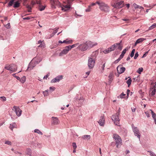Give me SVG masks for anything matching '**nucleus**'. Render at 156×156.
Wrapping results in <instances>:
<instances>
[{
	"mask_svg": "<svg viewBox=\"0 0 156 156\" xmlns=\"http://www.w3.org/2000/svg\"><path fill=\"white\" fill-rule=\"evenodd\" d=\"M97 4L99 6L100 9L105 12H107L109 11V7L108 5L102 2H97Z\"/></svg>",
	"mask_w": 156,
	"mask_h": 156,
	"instance_id": "f257e3e1",
	"label": "nucleus"
},
{
	"mask_svg": "<svg viewBox=\"0 0 156 156\" xmlns=\"http://www.w3.org/2000/svg\"><path fill=\"white\" fill-rule=\"evenodd\" d=\"M5 69L7 70H9L10 73L15 72L17 69V68L16 65L13 64H7L5 65Z\"/></svg>",
	"mask_w": 156,
	"mask_h": 156,
	"instance_id": "f03ea898",
	"label": "nucleus"
},
{
	"mask_svg": "<svg viewBox=\"0 0 156 156\" xmlns=\"http://www.w3.org/2000/svg\"><path fill=\"white\" fill-rule=\"evenodd\" d=\"M113 138L115 142L116 147L119 148L122 144V140L120 136L118 134L114 133L113 135Z\"/></svg>",
	"mask_w": 156,
	"mask_h": 156,
	"instance_id": "7ed1b4c3",
	"label": "nucleus"
},
{
	"mask_svg": "<svg viewBox=\"0 0 156 156\" xmlns=\"http://www.w3.org/2000/svg\"><path fill=\"white\" fill-rule=\"evenodd\" d=\"M119 113L117 112L112 115V120L114 121V123L116 125L119 126V124L120 119L119 118Z\"/></svg>",
	"mask_w": 156,
	"mask_h": 156,
	"instance_id": "20e7f679",
	"label": "nucleus"
},
{
	"mask_svg": "<svg viewBox=\"0 0 156 156\" xmlns=\"http://www.w3.org/2000/svg\"><path fill=\"white\" fill-rule=\"evenodd\" d=\"M124 2L121 0L116 1L112 6L116 9H119L122 8L124 5Z\"/></svg>",
	"mask_w": 156,
	"mask_h": 156,
	"instance_id": "39448f33",
	"label": "nucleus"
},
{
	"mask_svg": "<svg viewBox=\"0 0 156 156\" xmlns=\"http://www.w3.org/2000/svg\"><path fill=\"white\" fill-rule=\"evenodd\" d=\"M132 128L134 133V135L140 139L141 136L140 133L138 128L134 126L133 124L132 125Z\"/></svg>",
	"mask_w": 156,
	"mask_h": 156,
	"instance_id": "423d86ee",
	"label": "nucleus"
},
{
	"mask_svg": "<svg viewBox=\"0 0 156 156\" xmlns=\"http://www.w3.org/2000/svg\"><path fill=\"white\" fill-rule=\"evenodd\" d=\"M95 60L92 58H89L88 66L90 69H92L94 66Z\"/></svg>",
	"mask_w": 156,
	"mask_h": 156,
	"instance_id": "0eeeda50",
	"label": "nucleus"
},
{
	"mask_svg": "<svg viewBox=\"0 0 156 156\" xmlns=\"http://www.w3.org/2000/svg\"><path fill=\"white\" fill-rule=\"evenodd\" d=\"M77 49L79 50L84 51L86 50L87 48L86 42L80 44L77 48Z\"/></svg>",
	"mask_w": 156,
	"mask_h": 156,
	"instance_id": "6e6552de",
	"label": "nucleus"
},
{
	"mask_svg": "<svg viewBox=\"0 0 156 156\" xmlns=\"http://www.w3.org/2000/svg\"><path fill=\"white\" fill-rule=\"evenodd\" d=\"M52 8H55V5L60 6V4L58 0H50Z\"/></svg>",
	"mask_w": 156,
	"mask_h": 156,
	"instance_id": "1a4fd4ad",
	"label": "nucleus"
},
{
	"mask_svg": "<svg viewBox=\"0 0 156 156\" xmlns=\"http://www.w3.org/2000/svg\"><path fill=\"white\" fill-rule=\"evenodd\" d=\"M13 109L12 110H14V111L16 112V113L17 116H20L21 114L22 110L18 107L14 106L13 107Z\"/></svg>",
	"mask_w": 156,
	"mask_h": 156,
	"instance_id": "9d476101",
	"label": "nucleus"
},
{
	"mask_svg": "<svg viewBox=\"0 0 156 156\" xmlns=\"http://www.w3.org/2000/svg\"><path fill=\"white\" fill-rule=\"evenodd\" d=\"M70 50L69 47L68 46H66L65 48L59 53V56H62L64 55H66Z\"/></svg>",
	"mask_w": 156,
	"mask_h": 156,
	"instance_id": "9b49d317",
	"label": "nucleus"
},
{
	"mask_svg": "<svg viewBox=\"0 0 156 156\" xmlns=\"http://www.w3.org/2000/svg\"><path fill=\"white\" fill-rule=\"evenodd\" d=\"M63 76L62 75H59L53 79L51 81L52 83H55L56 82H58L60 80L62 79Z\"/></svg>",
	"mask_w": 156,
	"mask_h": 156,
	"instance_id": "f8f14e48",
	"label": "nucleus"
},
{
	"mask_svg": "<svg viewBox=\"0 0 156 156\" xmlns=\"http://www.w3.org/2000/svg\"><path fill=\"white\" fill-rule=\"evenodd\" d=\"M52 119V124L53 125H58L59 122L60 121L58 120V118L56 117H52L51 118Z\"/></svg>",
	"mask_w": 156,
	"mask_h": 156,
	"instance_id": "ddd939ff",
	"label": "nucleus"
},
{
	"mask_svg": "<svg viewBox=\"0 0 156 156\" xmlns=\"http://www.w3.org/2000/svg\"><path fill=\"white\" fill-rule=\"evenodd\" d=\"M98 123L99 125L101 126H104L105 123V118L104 116H101L99 121H98Z\"/></svg>",
	"mask_w": 156,
	"mask_h": 156,
	"instance_id": "4468645a",
	"label": "nucleus"
},
{
	"mask_svg": "<svg viewBox=\"0 0 156 156\" xmlns=\"http://www.w3.org/2000/svg\"><path fill=\"white\" fill-rule=\"evenodd\" d=\"M87 48H91L94 46L97 45V43H94L93 42H91L90 41H87L86 42Z\"/></svg>",
	"mask_w": 156,
	"mask_h": 156,
	"instance_id": "2eb2a0df",
	"label": "nucleus"
},
{
	"mask_svg": "<svg viewBox=\"0 0 156 156\" xmlns=\"http://www.w3.org/2000/svg\"><path fill=\"white\" fill-rule=\"evenodd\" d=\"M126 69L124 67H122L121 66H119L117 68L118 72L119 74L123 73L125 70Z\"/></svg>",
	"mask_w": 156,
	"mask_h": 156,
	"instance_id": "dca6fc26",
	"label": "nucleus"
},
{
	"mask_svg": "<svg viewBox=\"0 0 156 156\" xmlns=\"http://www.w3.org/2000/svg\"><path fill=\"white\" fill-rule=\"evenodd\" d=\"M156 89L154 87H151L150 88L149 95L152 96H154L155 93Z\"/></svg>",
	"mask_w": 156,
	"mask_h": 156,
	"instance_id": "f3484780",
	"label": "nucleus"
},
{
	"mask_svg": "<svg viewBox=\"0 0 156 156\" xmlns=\"http://www.w3.org/2000/svg\"><path fill=\"white\" fill-rule=\"evenodd\" d=\"M9 128L12 130L13 129L17 128V125L15 122H13L10 125Z\"/></svg>",
	"mask_w": 156,
	"mask_h": 156,
	"instance_id": "a211bd4d",
	"label": "nucleus"
},
{
	"mask_svg": "<svg viewBox=\"0 0 156 156\" xmlns=\"http://www.w3.org/2000/svg\"><path fill=\"white\" fill-rule=\"evenodd\" d=\"M121 42L122 41H121L119 43H116L115 44L116 47H117L118 49L120 50H122V45L121 44Z\"/></svg>",
	"mask_w": 156,
	"mask_h": 156,
	"instance_id": "6ab92c4d",
	"label": "nucleus"
},
{
	"mask_svg": "<svg viewBox=\"0 0 156 156\" xmlns=\"http://www.w3.org/2000/svg\"><path fill=\"white\" fill-rule=\"evenodd\" d=\"M145 39L143 38H140L137 39L135 43L134 46H136L137 44L142 42L144 41V40Z\"/></svg>",
	"mask_w": 156,
	"mask_h": 156,
	"instance_id": "aec40b11",
	"label": "nucleus"
},
{
	"mask_svg": "<svg viewBox=\"0 0 156 156\" xmlns=\"http://www.w3.org/2000/svg\"><path fill=\"white\" fill-rule=\"evenodd\" d=\"M73 42V41L69 39H66L63 41L62 42L63 43L66 44H72Z\"/></svg>",
	"mask_w": 156,
	"mask_h": 156,
	"instance_id": "412c9836",
	"label": "nucleus"
},
{
	"mask_svg": "<svg viewBox=\"0 0 156 156\" xmlns=\"http://www.w3.org/2000/svg\"><path fill=\"white\" fill-rule=\"evenodd\" d=\"M26 154L29 155L30 156H32V151L30 148L27 149L26 151Z\"/></svg>",
	"mask_w": 156,
	"mask_h": 156,
	"instance_id": "4be33fe9",
	"label": "nucleus"
},
{
	"mask_svg": "<svg viewBox=\"0 0 156 156\" xmlns=\"http://www.w3.org/2000/svg\"><path fill=\"white\" fill-rule=\"evenodd\" d=\"M20 3L19 1H16L15 2L13 7L14 8H18L20 6Z\"/></svg>",
	"mask_w": 156,
	"mask_h": 156,
	"instance_id": "5701e85b",
	"label": "nucleus"
},
{
	"mask_svg": "<svg viewBox=\"0 0 156 156\" xmlns=\"http://www.w3.org/2000/svg\"><path fill=\"white\" fill-rule=\"evenodd\" d=\"M26 77L25 76H23L21 78V79L20 78V80H19L20 82L22 83H24L26 81Z\"/></svg>",
	"mask_w": 156,
	"mask_h": 156,
	"instance_id": "b1692460",
	"label": "nucleus"
},
{
	"mask_svg": "<svg viewBox=\"0 0 156 156\" xmlns=\"http://www.w3.org/2000/svg\"><path fill=\"white\" fill-rule=\"evenodd\" d=\"M115 44H114L112 45L109 48V49L111 51H113L116 48V45Z\"/></svg>",
	"mask_w": 156,
	"mask_h": 156,
	"instance_id": "393cba45",
	"label": "nucleus"
},
{
	"mask_svg": "<svg viewBox=\"0 0 156 156\" xmlns=\"http://www.w3.org/2000/svg\"><path fill=\"white\" fill-rule=\"evenodd\" d=\"M81 138L83 139H90V136L89 135H84L82 136Z\"/></svg>",
	"mask_w": 156,
	"mask_h": 156,
	"instance_id": "a878e982",
	"label": "nucleus"
},
{
	"mask_svg": "<svg viewBox=\"0 0 156 156\" xmlns=\"http://www.w3.org/2000/svg\"><path fill=\"white\" fill-rule=\"evenodd\" d=\"M149 112H151L152 115V117L154 120L156 119V114L151 110H149Z\"/></svg>",
	"mask_w": 156,
	"mask_h": 156,
	"instance_id": "bb28decb",
	"label": "nucleus"
},
{
	"mask_svg": "<svg viewBox=\"0 0 156 156\" xmlns=\"http://www.w3.org/2000/svg\"><path fill=\"white\" fill-rule=\"evenodd\" d=\"M79 43H78L75 44H73L72 45H69V46H68V47H69V48L70 49V50H71V49L72 48H73L75 47L76 46L78 45H79Z\"/></svg>",
	"mask_w": 156,
	"mask_h": 156,
	"instance_id": "cd10ccee",
	"label": "nucleus"
},
{
	"mask_svg": "<svg viewBox=\"0 0 156 156\" xmlns=\"http://www.w3.org/2000/svg\"><path fill=\"white\" fill-rule=\"evenodd\" d=\"M97 55V54L96 52H94L92 53V54L91 55V58H94V59H95V58L96 57Z\"/></svg>",
	"mask_w": 156,
	"mask_h": 156,
	"instance_id": "c85d7f7f",
	"label": "nucleus"
},
{
	"mask_svg": "<svg viewBox=\"0 0 156 156\" xmlns=\"http://www.w3.org/2000/svg\"><path fill=\"white\" fill-rule=\"evenodd\" d=\"M113 76V74L112 73H110V74H109V76H108L109 80V81H112V80Z\"/></svg>",
	"mask_w": 156,
	"mask_h": 156,
	"instance_id": "c756f323",
	"label": "nucleus"
},
{
	"mask_svg": "<svg viewBox=\"0 0 156 156\" xmlns=\"http://www.w3.org/2000/svg\"><path fill=\"white\" fill-rule=\"evenodd\" d=\"M132 80L131 78L129 79L127 81L126 83L128 85V87H129V86L131 85L132 82Z\"/></svg>",
	"mask_w": 156,
	"mask_h": 156,
	"instance_id": "7c9ffc66",
	"label": "nucleus"
},
{
	"mask_svg": "<svg viewBox=\"0 0 156 156\" xmlns=\"http://www.w3.org/2000/svg\"><path fill=\"white\" fill-rule=\"evenodd\" d=\"M16 0H11L8 3V5L9 6H12L14 3H15L14 1Z\"/></svg>",
	"mask_w": 156,
	"mask_h": 156,
	"instance_id": "2f4dec72",
	"label": "nucleus"
},
{
	"mask_svg": "<svg viewBox=\"0 0 156 156\" xmlns=\"http://www.w3.org/2000/svg\"><path fill=\"white\" fill-rule=\"evenodd\" d=\"M156 27V23H154L152 26H151L149 29V30H151L154 28Z\"/></svg>",
	"mask_w": 156,
	"mask_h": 156,
	"instance_id": "473e14b6",
	"label": "nucleus"
},
{
	"mask_svg": "<svg viewBox=\"0 0 156 156\" xmlns=\"http://www.w3.org/2000/svg\"><path fill=\"white\" fill-rule=\"evenodd\" d=\"M59 29L58 28H57L55 30H54L53 32L52 33L51 35V37L53 36L55 34H56L58 31V30Z\"/></svg>",
	"mask_w": 156,
	"mask_h": 156,
	"instance_id": "72a5a7b5",
	"label": "nucleus"
},
{
	"mask_svg": "<svg viewBox=\"0 0 156 156\" xmlns=\"http://www.w3.org/2000/svg\"><path fill=\"white\" fill-rule=\"evenodd\" d=\"M143 68L142 67L138 69V70L137 71V72L139 74H140L141 73V72L143 71Z\"/></svg>",
	"mask_w": 156,
	"mask_h": 156,
	"instance_id": "f704fd0d",
	"label": "nucleus"
},
{
	"mask_svg": "<svg viewBox=\"0 0 156 156\" xmlns=\"http://www.w3.org/2000/svg\"><path fill=\"white\" fill-rule=\"evenodd\" d=\"M5 144H7L9 145H11L12 144L11 142L10 141L8 140H6L5 141Z\"/></svg>",
	"mask_w": 156,
	"mask_h": 156,
	"instance_id": "c9c22d12",
	"label": "nucleus"
},
{
	"mask_svg": "<svg viewBox=\"0 0 156 156\" xmlns=\"http://www.w3.org/2000/svg\"><path fill=\"white\" fill-rule=\"evenodd\" d=\"M34 131L35 133H37L40 134H41V135L42 134V133L41 131H40L39 129H35Z\"/></svg>",
	"mask_w": 156,
	"mask_h": 156,
	"instance_id": "e433bc0d",
	"label": "nucleus"
},
{
	"mask_svg": "<svg viewBox=\"0 0 156 156\" xmlns=\"http://www.w3.org/2000/svg\"><path fill=\"white\" fill-rule=\"evenodd\" d=\"M135 52V49H133L132 50V51L130 54V56L131 57H132L133 56Z\"/></svg>",
	"mask_w": 156,
	"mask_h": 156,
	"instance_id": "4c0bfd02",
	"label": "nucleus"
},
{
	"mask_svg": "<svg viewBox=\"0 0 156 156\" xmlns=\"http://www.w3.org/2000/svg\"><path fill=\"white\" fill-rule=\"evenodd\" d=\"M0 99H1L2 101H5L6 100V98L4 96H2L0 97Z\"/></svg>",
	"mask_w": 156,
	"mask_h": 156,
	"instance_id": "58836bf2",
	"label": "nucleus"
},
{
	"mask_svg": "<svg viewBox=\"0 0 156 156\" xmlns=\"http://www.w3.org/2000/svg\"><path fill=\"white\" fill-rule=\"evenodd\" d=\"M110 50V49H109V48H108L107 49H106L103 52L105 54H107L109 53L111 51Z\"/></svg>",
	"mask_w": 156,
	"mask_h": 156,
	"instance_id": "ea45409f",
	"label": "nucleus"
},
{
	"mask_svg": "<svg viewBox=\"0 0 156 156\" xmlns=\"http://www.w3.org/2000/svg\"><path fill=\"white\" fill-rule=\"evenodd\" d=\"M35 147H38L39 148H40L41 147V144L39 143H37L36 144H35Z\"/></svg>",
	"mask_w": 156,
	"mask_h": 156,
	"instance_id": "a19ab883",
	"label": "nucleus"
},
{
	"mask_svg": "<svg viewBox=\"0 0 156 156\" xmlns=\"http://www.w3.org/2000/svg\"><path fill=\"white\" fill-rule=\"evenodd\" d=\"M148 152L150 153V155L151 156H154V155H155L154 153L152 151H148Z\"/></svg>",
	"mask_w": 156,
	"mask_h": 156,
	"instance_id": "79ce46f5",
	"label": "nucleus"
},
{
	"mask_svg": "<svg viewBox=\"0 0 156 156\" xmlns=\"http://www.w3.org/2000/svg\"><path fill=\"white\" fill-rule=\"evenodd\" d=\"M43 94L44 96H47L48 95V90H46L44 91H43Z\"/></svg>",
	"mask_w": 156,
	"mask_h": 156,
	"instance_id": "37998d69",
	"label": "nucleus"
},
{
	"mask_svg": "<svg viewBox=\"0 0 156 156\" xmlns=\"http://www.w3.org/2000/svg\"><path fill=\"white\" fill-rule=\"evenodd\" d=\"M12 76H14V77H15L16 78V79L18 80H20V78L18 76H16L15 75V74H13L12 75Z\"/></svg>",
	"mask_w": 156,
	"mask_h": 156,
	"instance_id": "c03bdc74",
	"label": "nucleus"
},
{
	"mask_svg": "<svg viewBox=\"0 0 156 156\" xmlns=\"http://www.w3.org/2000/svg\"><path fill=\"white\" fill-rule=\"evenodd\" d=\"M139 54L138 52H136V53L134 57V58L135 59H136L137 57L138 56Z\"/></svg>",
	"mask_w": 156,
	"mask_h": 156,
	"instance_id": "a18cd8bd",
	"label": "nucleus"
},
{
	"mask_svg": "<svg viewBox=\"0 0 156 156\" xmlns=\"http://www.w3.org/2000/svg\"><path fill=\"white\" fill-rule=\"evenodd\" d=\"M72 146H73V148L76 149V148L77 147V146H76V143H73Z\"/></svg>",
	"mask_w": 156,
	"mask_h": 156,
	"instance_id": "49530a36",
	"label": "nucleus"
},
{
	"mask_svg": "<svg viewBox=\"0 0 156 156\" xmlns=\"http://www.w3.org/2000/svg\"><path fill=\"white\" fill-rule=\"evenodd\" d=\"M127 50H128V49H127L126 48H125L122 51V54H123V55H124V54L126 53V51H127Z\"/></svg>",
	"mask_w": 156,
	"mask_h": 156,
	"instance_id": "de8ad7c7",
	"label": "nucleus"
},
{
	"mask_svg": "<svg viewBox=\"0 0 156 156\" xmlns=\"http://www.w3.org/2000/svg\"><path fill=\"white\" fill-rule=\"evenodd\" d=\"M151 112H149V110L148 112H145V113L146 114L147 117H150V115H149V113Z\"/></svg>",
	"mask_w": 156,
	"mask_h": 156,
	"instance_id": "09e8293b",
	"label": "nucleus"
},
{
	"mask_svg": "<svg viewBox=\"0 0 156 156\" xmlns=\"http://www.w3.org/2000/svg\"><path fill=\"white\" fill-rule=\"evenodd\" d=\"M45 9V7L44 6H42L41 7L40 6L39 8L40 10L41 11Z\"/></svg>",
	"mask_w": 156,
	"mask_h": 156,
	"instance_id": "8fccbe9b",
	"label": "nucleus"
},
{
	"mask_svg": "<svg viewBox=\"0 0 156 156\" xmlns=\"http://www.w3.org/2000/svg\"><path fill=\"white\" fill-rule=\"evenodd\" d=\"M126 95V94H123V93L121 94L120 95V97L121 98H125L124 96Z\"/></svg>",
	"mask_w": 156,
	"mask_h": 156,
	"instance_id": "3c124183",
	"label": "nucleus"
},
{
	"mask_svg": "<svg viewBox=\"0 0 156 156\" xmlns=\"http://www.w3.org/2000/svg\"><path fill=\"white\" fill-rule=\"evenodd\" d=\"M5 27L7 28H9L10 27V24L9 23H8L5 26Z\"/></svg>",
	"mask_w": 156,
	"mask_h": 156,
	"instance_id": "603ef678",
	"label": "nucleus"
},
{
	"mask_svg": "<svg viewBox=\"0 0 156 156\" xmlns=\"http://www.w3.org/2000/svg\"><path fill=\"white\" fill-rule=\"evenodd\" d=\"M148 51H147L145 52V54H144L142 57V58H144L146 56V55H147L148 53Z\"/></svg>",
	"mask_w": 156,
	"mask_h": 156,
	"instance_id": "864d4df0",
	"label": "nucleus"
},
{
	"mask_svg": "<svg viewBox=\"0 0 156 156\" xmlns=\"http://www.w3.org/2000/svg\"><path fill=\"white\" fill-rule=\"evenodd\" d=\"M36 2L37 4H39L40 5H41L40 0H36Z\"/></svg>",
	"mask_w": 156,
	"mask_h": 156,
	"instance_id": "5fc2aeb1",
	"label": "nucleus"
},
{
	"mask_svg": "<svg viewBox=\"0 0 156 156\" xmlns=\"http://www.w3.org/2000/svg\"><path fill=\"white\" fill-rule=\"evenodd\" d=\"M49 89L50 90H52V91H54L55 90V87H49Z\"/></svg>",
	"mask_w": 156,
	"mask_h": 156,
	"instance_id": "6e6d98bb",
	"label": "nucleus"
},
{
	"mask_svg": "<svg viewBox=\"0 0 156 156\" xmlns=\"http://www.w3.org/2000/svg\"><path fill=\"white\" fill-rule=\"evenodd\" d=\"M96 3H97L96 2V3H92L90 5H89V8L91 6H93L95 5Z\"/></svg>",
	"mask_w": 156,
	"mask_h": 156,
	"instance_id": "4d7b16f0",
	"label": "nucleus"
},
{
	"mask_svg": "<svg viewBox=\"0 0 156 156\" xmlns=\"http://www.w3.org/2000/svg\"><path fill=\"white\" fill-rule=\"evenodd\" d=\"M132 112H135L136 110V108H131Z\"/></svg>",
	"mask_w": 156,
	"mask_h": 156,
	"instance_id": "13d9d810",
	"label": "nucleus"
},
{
	"mask_svg": "<svg viewBox=\"0 0 156 156\" xmlns=\"http://www.w3.org/2000/svg\"><path fill=\"white\" fill-rule=\"evenodd\" d=\"M49 75H50V74L49 73L47 74L46 76H44V77L43 79H44L45 78L46 79L48 76H49Z\"/></svg>",
	"mask_w": 156,
	"mask_h": 156,
	"instance_id": "bf43d9fd",
	"label": "nucleus"
},
{
	"mask_svg": "<svg viewBox=\"0 0 156 156\" xmlns=\"http://www.w3.org/2000/svg\"><path fill=\"white\" fill-rule=\"evenodd\" d=\"M136 7H137V8H140L143 9H144V8L143 7L139 5H137Z\"/></svg>",
	"mask_w": 156,
	"mask_h": 156,
	"instance_id": "052dcab7",
	"label": "nucleus"
},
{
	"mask_svg": "<svg viewBox=\"0 0 156 156\" xmlns=\"http://www.w3.org/2000/svg\"><path fill=\"white\" fill-rule=\"evenodd\" d=\"M105 66V63L103 64L102 66L101 67V68L102 69L103 71H104V68Z\"/></svg>",
	"mask_w": 156,
	"mask_h": 156,
	"instance_id": "680f3d73",
	"label": "nucleus"
},
{
	"mask_svg": "<svg viewBox=\"0 0 156 156\" xmlns=\"http://www.w3.org/2000/svg\"><path fill=\"white\" fill-rule=\"evenodd\" d=\"M90 7L89 8V6H88V8L86 10V12H90Z\"/></svg>",
	"mask_w": 156,
	"mask_h": 156,
	"instance_id": "e2e57ef3",
	"label": "nucleus"
},
{
	"mask_svg": "<svg viewBox=\"0 0 156 156\" xmlns=\"http://www.w3.org/2000/svg\"><path fill=\"white\" fill-rule=\"evenodd\" d=\"M133 6L134 7H135V9H137V7H137V5H136V4H135V3H134V4H133Z\"/></svg>",
	"mask_w": 156,
	"mask_h": 156,
	"instance_id": "0e129e2a",
	"label": "nucleus"
},
{
	"mask_svg": "<svg viewBox=\"0 0 156 156\" xmlns=\"http://www.w3.org/2000/svg\"><path fill=\"white\" fill-rule=\"evenodd\" d=\"M124 56V55L122 54H121L119 58L122 59L123 57Z\"/></svg>",
	"mask_w": 156,
	"mask_h": 156,
	"instance_id": "69168bd1",
	"label": "nucleus"
},
{
	"mask_svg": "<svg viewBox=\"0 0 156 156\" xmlns=\"http://www.w3.org/2000/svg\"><path fill=\"white\" fill-rule=\"evenodd\" d=\"M129 151L128 150H126L125 152V153L126 154H127L129 153Z\"/></svg>",
	"mask_w": 156,
	"mask_h": 156,
	"instance_id": "338daca9",
	"label": "nucleus"
},
{
	"mask_svg": "<svg viewBox=\"0 0 156 156\" xmlns=\"http://www.w3.org/2000/svg\"><path fill=\"white\" fill-rule=\"evenodd\" d=\"M130 90H127V96H128L129 93L130 92Z\"/></svg>",
	"mask_w": 156,
	"mask_h": 156,
	"instance_id": "774afa93",
	"label": "nucleus"
}]
</instances>
